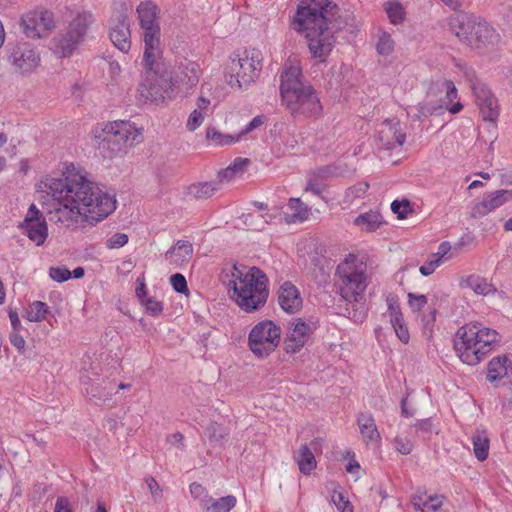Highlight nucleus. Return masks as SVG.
I'll use <instances>...</instances> for the list:
<instances>
[{"mask_svg": "<svg viewBox=\"0 0 512 512\" xmlns=\"http://www.w3.org/2000/svg\"><path fill=\"white\" fill-rule=\"evenodd\" d=\"M409 207L410 205L407 200L402 202L394 200L391 204V210L393 211V213L397 214L399 219L406 218L409 211Z\"/></svg>", "mask_w": 512, "mask_h": 512, "instance_id": "obj_56", "label": "nucleus"}, {"mask_svg": "<svg viewBox=\"0 0 512 512\" xmlns=\"http://www.w3.org/2000/svg\"><path fill=\"white\" fill-rule=\"evenodd\" d=\"M36 18L42 29L44 36L47 35L55 27L54 16L51 11L48 10H36Z\"/></svg>", "mask_w": 512, "mask_h": 512, "instance_id": "obj_43", "label": "nucleus"}, {"mask_svg": "<svg viewBox=\"0 0 512 512\" xmlns=\"http://www.w3.org/2000/svg\"><path fill=\"white\" fill-rule=\"evenodd\" d=\"M145 483L147 484V488L151 493V498L154 503H159L163 497V490L160 487L159 483L152 476H146L144 478Z\"/></svg>", "mask_w": 512, "mask_h": 512, "instance_id": "obj_46", "label": "nucleus"}, {"mask_svg": "<svg viewBox=\"0 0 512 512\" xmlns=\"http://www.w3.org/2000/svg\"><path fill=\"white\" fill-rule=\"evenodd\" d=\"M369 189L367 182H359L348 189V193L354 197H363Z\"/></svg>", "mask_w": 512, "mask_h": 512, "instance_id": "obj_58", "label": "nucleus"}, {"mask_svg": "<svg viewBox=\"0 0 512 512\" xmlns=\"http://www.w3.org/2000/svg\"><path fill=\"white\" fill-rule=\"evenodd\" d=\"M309 326L302 319L292 324L284 339V350L288 354H296L305 346L308 340Z\"/></svg>", "mask_w": 512, "mask_h": 512, "instance_id": "obj_20", "label": "nucleus"}, {"mask_svg": "<svg viewBox=\"0 0 512 512\" xmlns=\"http://www.w3.org/2000/svg\"><path fill=\"white\" fill-rule=\"evenodd\" d=\"M94 378L83 376L84 392L90 401H106L116 389V383L108 378L100 377L95 374Z\"/></svg>", "mask_w": 512, "mask_h": 512, "instance_id": "obj_17", "label": "nucleus"}, {"mask_svg": "<svg viewBox=\"0 0 512 512\" xmlns=\"http://www.w3.org/2000/svg\"><path fill=\"white\" fill-rule=\"evenodd\" d=\"M95 22L96 18L90 10L78 9L71 12L66 29L56 40L55 47L61 57H69L77 50Z\"/></svg>", "mask_w": 512, "mask_h": 512, "instance_id": "obj_10", "label": "nucleus"}, {"mask_svg": "<svg viewBox=\"0 0 512 512\" xmlns=\"http://www.w3.org/2000/svg\"><path fill=\"white\" fill-rule=\"evenodd\" d=\"M282 105L294 119H317L323 106L315 88L305 81L298 63H286L280 75Z\"/></svg>", "mask_w": 512, "mask_h": 512, "instance_id": "obj_3", "label": "nucleus"}, {"mask_svg": "<svg viewBox=\"0 0 512 512\" xmlns=\"http://www.w3.org/2000/svg\"><path fill=\"white\" fill-rule=\"evenodd\" d=\"M415 427L418 431L424 434H430L433 430V423L430 418L422 419L417 421Z\"/></svg>", "mask_w": 512, "mask_h": 512, "instance_id": "obj_63", "label": "nucleus"}, {"mask_svg": "<svg viewBox=\"0 0 512 512\" xmlns=\"http://www.w3.org/2000/svg\"><path fill=\"white\" fill-rule=\"evenodd\" d=\"M43 185L55 202L53 210L48 211L50 220L66 227L77 224L80 217L97 223L116 209L115 197L103 192L73 164L66 166L62 178H46Z\"/></svg>", "mask_w": 512, "mask_h": 512, "instance_id": "obj_1", "label": "nucleus"}, {"mask_svg": "<svg viewBox=\"0 0 512 512\" xmlns=\"http://www.w3.org/2000/svg\"><path fill=\"white\" fill-rule=\"evenodd\" d=\"M336 275L338 276L337 286L341 297L352 304L354 309L353 318L362 320L364 312H358L356 307L358 305L362 307L361 300L367 286L364 271L359 269L354 261L345 260L337 266Z\"/></svg>", "mask_w": 512, "mask_h": 512, "instance_id": "obj_9", "label": "nucleus"}, {"mask_svg": "<svg viewBox=\"0 0 512 512\" xmlns=\"http://www.w3.org/2000/svg\"><path fill=\"white\" fill-rule=\"evenodd\" d=\"M249 164L250 160L248 158L237 157L229 166L237 174L242 173Z\"/></svg>", "mask_w": 512, "mask_h": 512, "instance_id": "obj_59", "label": "nucleus"}, {"mask_svg": "<svg viewBox=\"0 0 512 512\" xmlns=\"http://www.w3.org/2000/svg\"><path fill=\"white\" fill-rule=\"evenodd\" d=\"M261 53L245 49L232 59L228 67L227 83L231 88L247 89L255 81L262 69Z\"/></svg>", "mask_w": 512, "mask_h": 512, "instance_id": "obj_11", "label": "nucleus"}, {"mask_svg": "<svg viewBox=\"0 0 512 512\" xmlns=\"http://www.w3.org/2000/svg\"><path fill=\"white\" fill-rule=\"evenodd\" d=\"M436 89L437 91H445V98L441 99L446 102V105L452 102L455 98H457V89L451 80H442L433 83L429 89L428 96Z\"/></svg>", "mask_w": 512, "mask_h": 512, "instance_id": "obj_36", "label": "nucleus"}, {"mask_svg": "<svg viewBox=\"0 0 512 512\" xmlns=\"http://www.w3.org/2000/svg\"><path fill=\"white\" fill-rule=\"evenodd\" d=\"M49 275L54 281L59 283L65 282L72 277L71 271L65 266L51 267Z\"/></svg>", "mask_w": 512, "mask_h": 512, "instance_id": "obj_48", "label": "nucleus"}, {"mask_svg": "<svg viewBox=\"0 0 512 512\" xmlns=\"http://www.w3.org/2000/svg\"><path fill=\"white\" fill-rule=\"evenodd\" d=\"M54 512H73L70 501L67 497H58L55 503Z\"/></svg>", "mask_w": 512, "mask_h": 512, "instance_id": "obj_61", "label": "nucleus"}, {"mask_svg": "<svg viewBox=\"0 0 512 512\" xmlns=\"http://www.w3.org/2000/svg\"><path fill=\"white\" fill-rule=\"evenodd\" d=\"M8 60L17 73L30 75L40 66L41 55L30 42L20 41L10 49Z\"/></svg>", "mask_w": 512, "mask_h": 512, "instance_id": "obj_13", "label": "nucleus"}, {"mask_svg": "<svg viewBox=\"0 0 512 512\" xmlns=\"http://www.w3.org/2000/svg\"><path fill=\"white\" fill-rule=\"evenodd\" d=\"M278 303L289 314H294L302 307L300 292L291 282H284L278 290Z\"/></svg>", "mask_w": 512, "mask_h": 512, "instance_id": "obj_21", "label": "nucleus"}, {"mask_svg": "<svg viewBox=\"0 0 512 512\" xmlns=\"http://www.w3.org/2000/svg\"><path fill=\"white\" fill-rule=\"evenodd\" d=\"M20 331H12L9 335L10 343L18 349L19 352H22L25 347V340L24 338L19 334Z\"/></svg>", "mask_w": 512, "mask_h": 512, "instance_id": "obj_60", "label": "nucleus"}, {"mask_svg": "<svg viewBox=\"0 0 512 512\" xmlns=\"http://www.w3.org/2000/svg\"><path fill=\"white\" fill-rule=\"evenodd\" d=\"M189 490L192 497H194L195 499H199L200 501L203 497H205V495H208L206 489L200 483L197 482L191 483L189 486Z\"/></svg>", "mask_w": 512, "mask_h": 512, "instance_id": "obj_62", "label": "nucleus"}, {"mask_svg": "<svg viewBox=\"0 0 512 512\" xmlns=\"http://www.w3.org/2000/svg\"><path fill=\"white\" fill-rule=\"evenodd\" d=\"M378 146L385 150L400 147L406 140V134L401 132L399 121L385 120L378 131Z\"/></svg>", "mask_w": 512, "mask_h": 512, "instance_id": "obj_18", "label": "nucleus"}, {"mask_svg": "<svg viewBox=\"0 0 512 512\" xmlns=\"http://www.w3.org/2000/svg\"><path fill=\"white\" fill-rule=\"evenodd\" d=\"M473 451L479 461H484L489 455L490 440L484 430H477L472 436Z\"/></svg>", "mask_w": 512, "mask_h": 512, "instance_id": "obj_33", "label": "nucleus"}, {"mask_svg": "<svg viewBox=\"0 0 512 512\" xmlns=\"http://www.w3.org/2000/svg\"><path fill=\"white\" fill-rule=\"evenodd\" d=\"M281 328L271 320L255 324L248 334V348L259 359L267 358L278 347Z\"/></svg>", "mask_w": 512, "mask_h": 512, "instance_id": "obj_12", "label": "nucleus"}, {"mask_svg": "<svg viewBox=\"0 0 512 512\" xmlns=\"http://www.w3.org/2000/svg\"><path fill=\"white\" fill-rule=\"evenodd\" d=\"M99 149L105 157L122 156L142 141L141 131L130 121H114L105 124L97 136Z\"/></svg>", "mask_w": 512, "mask_h": 512, "instance_id": "obj_7", "label": "nucleus"}, {"mask_svg": "<svg viewBox=\"0 0 512 512\" xmlns=\"http://www.w3.org/2000/svg\"><path fill=\"white\" fill-rule=\"evenodd\" d=\"M228 282L231 299L245 313L261 310L269 297V279L256 266L233 264Z\"/></svg>", "mask_w": 512, "mask_h": 512, "instance_id": "obj_4", "label": "nucleus"}, {"mask_svg": "<svg viewBox=\"0 0 512 512\" xmlns=\"http://www.w3.org/2000/svg\"><path fill=\"white\" fill-rule=\"evenodd\" d=\"M446 102L439 100V103L435 104L431 101H424L419 103L416 107L417 112L412 116L414 120L421 121L430 115H438L444 111Z\"/></svg>", "mask_w": 512, "mask_h": 512, "instance_id": "obj_34", "label": "nucleus"}, {"mask_svg": "<svg viewBox=\"0 0 512 512\" xmlns=\"http://www.w3.org/2000/svg\"><path fill=\"white\" fill-rule=\"evenodd\" d=\"M441 264L442 263L439 258H432L431 255L430 258L419 268V271L426 277L431 275Z\"/></svg>", "mask_w": 512, "mask_h": 512, "instance_id": "obj_55", "label": "nucleus"}, {"mask_svg": "<svg viewBox=\"0 0 512 512\" xmlns=\"http://www.w3.org/2000/svg\"><path fill=\"white\" fill-rule=\"evenodd\" d=\"M449 30L464 44L476 48L494 47L500 35L482 17L460 11L448 17Z\"/></svg>", "mask_w": 512, "mask_h": 512, "instance_id": "obj_6", "label": "nucleus"}, {"mask_svg": "<svg viewBox=\"0 0 512 512\" xmlns=\"http://www.w3.org/2000/svg\"><path fill=\"white\" fill-rule=\"evenodd\" d=\"M444 496L431 495H414L411 500L413 508L418 512H436L443 505Z\"/></svg>", "mask_w": 512, "mask_h": 512, "instance_id": "obj_28", "label": "nucleus"}, {"mask_svg": "<svg viewBox=\"0 0 512 512\" xmlns=\"http://www.w3.org/2000/svg\"><path fill=\"white\" fill-rule=\"evenodd\" d=\"M319 447L320 439H314L309 444L302 445L295 453L294 459L303 474L308 475L316 468L314 451H317Z\"/></svg>", "mask_w": 512, "mask_h": 512, "instance_id": "obj_22", "label": "nucleus"}, {"mask_svg": "<svg viewBox=\"0 0 512 512\" xmlns=\"http://www.w3.org/2000/svg\"><path fill=\"white\" fill-rule=\"evenodd\" d=\"M498 342L499 334L496 330L481 323H470L457 330L454 349L463 363L474 366L480 363Z\"/></svg>", "mask_w": 512, "mask_h": 512, "instance_id": "obj_5", "label": "nucleus"}, {"mask_svg": "<svg viewBox=\"0 0 512 512\" xmlns=\"http://www.w3.org/2000/svg\"><path fill=\"white\" fill-rule=\"evenodd\" d=\"M408 303L413 312H420L428 303V298L423 294L408 293Z\"/></svg>", "mask_w": 512, "mask_h": 512, "instance_id": "obj_49", "label": "nucleus"}, {"mask_svg": "<svg viewBox=\"0 0 512 512\" xmlns=\"http://www.w3.org/2000/svg\"><path fill=\"white\" fill-rule=\"evenodd\" d=\"M149 315L158 316L163 311V304L151 297L146 298L144 302H141Z\"/></svg>", "mask_w": 512, "mask_h": 512, "instance_id": "obj_53", "label": "nucleus"}, {"mask_svg": "<svg viewBox=\"0 0 512 512\" xmlns=\"http://www.w3.org/2000/svg\"><path fill=\"white\" fill-rule=\"evenodd\" d=\"M137 13L140 27L143 30V63L146 69L153 70L154 64L161 55L158 7L151 1L141 2L137 7Z\"/></svg>", "mask_w": 512, "mask_h": 512, "instance_id": "obj_8", "label": "nucleus"}, {"mask_svg": "<svg viewBox=\"0 0 512 512\" xmlns=\"http://www.w3.org/2000/svg\"><path fill=\"white\" fill-rule=\"evenodd\" d=\"M20 26L27 38L40 39L44 37L42 29L36 18V10L29 11L21 18Z\"/></svg>", "mask_w": 512, "mask_h": 512, "instance_id": "obj_30", "label": "nucleus"}, {"mask_svg": "<svg viewBox=\"0 0 512 512\" xmlns=\"http://www.w3.org/2000/svg\"><path fill=\"white\" fill-rule=\"evenodd\" d=\"M508 363L506 356H498L490 360L487 368V380L491 383L503 379L509 378L511 375L512 363Z\"/></svg>", "mask_w": 512, "mask_h": 512, "instance_id": "obj_24", "label": "nucleus"}, {"mask_svg": "<svg viewBox=\"0 0 512 512\" xmlns=\"http://www.w3.org/2000/svg\"><path fill=\"white\" fill-rule=\"evenodd\" d=\"M288 207L293 212L291 217L293 221H304L308 218L309 209L305 206L299 198H290Z\"/></svg>", "mask_w": 512, "mask_h": 512, "instance_id": "obj_40", "label": "nucleus"}, {"mask_svg": "<svg viewBox=\"0 0 512 512\" xmlns=\"http://www.w3.org/2000/svg\"><path fill=\"white\" fill-rule=\"evenodd\" d=\"M8 316L11 322L12 331H20L22 326L17 311L13 308H9Z\"/></svg>", "mask_w": 512, "mask_h": 512, "instance_id": "obj_64", "label": "nucleus"}, {"mask_svg": "<svg viewBox=\"0 0 512 512\" xmlns=\"http://www.w3.org/2000/svg\"><path fill=\"white\" fill-rule=\"evenodd\" d=\"M328 170L329 169L327 167H322L318 169L317 172L310 175L307 180L305 191H310L314 195L320 196L325 189V184L322 182V178L328 174Z\"/></svg>", "mask_w": 512, "mask_h": 512, "instance_id": "obj_35", "label": "nucleus"}, {"mask_svg": "<svg viewBox=\"0 0 512 512\" xmlns=\"http://www.w3.org/2000/svg\"><path fill=\"white\" fill-rule=\"evenodd\" d=\"M199 65L188 61L179 66V73L176 75V82L182 84L187 90L196 86L199 82Z\"/></svg>", "mask_w": 512, "mask_h": 512, "instance_id": "obj_25", "label": "nucleus"}, {"mask_svg": "<svg viewBox=\"0 0 512 512\" xmlns=\"http://www.w3.org/2000/svg\"><path fill=\"white\" fill-rule=\"evenodd\" d=\"M220 189V181L197 182L187 187L186 194L196 200L212 197Z\"/></svg>", "mask_w": 512, "mask_h": 512, "instance_id": "obj_27", "label": "nucleus"}, {"mask_svg": "<svg viewBox=\"0 0 512 512\" xmlns=\"http://www.w3.org/2000/svg\"><path fill=\"white\" fill-rule=\"evenodd\" d=\"M357 425L365 442H379L381 439L375 419L371 413L362 412L357 416Z\"/></svg>", "mask_w": 512, "mask_h": 512, "instance_id": "obj_23", "label": "nucleus"}, {"mask_svg": "<svg viewBox=\"0 0 512 512\" xmlns=\"http://www.w3.org/2000/svg\"><path fill=\"white\" fill-rule=\"evenodd\" d=\"M395 447L399 453L408 455L413 449V443L408 439H404L398 436L395 438Z\"/></svg>", "mask_w": 512, "mask_h": 512, "instance_id": "obj_57", "label": "nucleus"}, {"mask_svg": "<svg viewBox=\"0 0 512 512\" xmlns=\"http://www.w3.org/2000/svg\"><path fill=\"white\" fill-rule=\"evenodd\" d=\"M128 242V235L125 233H115L106 242L109 249H118L126 245Z\"/></svg>", "mask_w": 512, "mask_h": 512, "instance_id": "obj_52", "label": "nucleus"}, {"mask_svg": "<svg viewBox=\"0 0 512 512\" xmlns=\"http://www.w3.org/2000/svg\"><path fill=\"white\" fill-rule=\"evenodd\" d=\"M48 306L42 301H34L25 312V318L30 322H40L45 319Z\"/></svg>", "mask_w": 512, "mask_h": 512, "instance_id": "obj_37", "label": "nucleus"}, {"mask_svg": "<svg viewBox=\"0 0 512 512\" xmlns=\"http://www.w3.org/2000/svg\"><path fill=\"white\" fill-rule=\"evenodd\" d=\"M332 502L340 512H353V506L342 492L334 491Z\"/></svg>", "mask_w": 512, "mask_h": 512, "instance_id": "obj_47", "label": "nucleus"}, {"mask_svg": "<svg viewBox=\"0 0 512 512\" xmlns=\"http://www.w3.org/2000/svg\"><path fill=\"white\" fill-rule=\"evenodd\" d=\"M19 228L22 229L29 240L34 242L37 246L44 244L48 237L46 218L33 203L29 206Z\"/></svg>", "mask_w": 512, "mask_h": 512, "instance_id": "obj_14", "label": "nucleus"}, {"mask_svg": "<svg viewBox=\"0 0 512 512\" xmlns=\"http://www.w3.org/2000/svg\"><path fill=\"white\" fill-rule=\"evenodd\" d=\"M391 324L399 340L404 344L408 343L410 334L404 318H399V315L395 316Z\"/></svg>", "mask_w": 512, "mask_h": 512, "instance_id": "obj_44", "label": "nucleus"}, {"mask_svg": "<svg viewBox=\"0 0 512 512\" xmlns=\"http://www.w3.org/2000/svg\"><path fill=\"white\" fill-rule=\"evenodd\" d=\"M376 50L380 55L388 56L394 50V40L388 33H383L378 40Z\"/></svg>", "mask_w": 512, "mask_h": 512, "instance_id": "obj_45", "label": "nucleus"}, {"mask_svg": "<svg viewBox=\"0 0 512 512\" xmlns=\"http://www.w3.org/2000/svg\"><path fill=\"white\" fill-rule=\"evenodd\" d=\"M266 121L265 115H257L255 116L241 131L238 133L239 137L241 138L244 135L249 134L253 130L259 128L264 124Z\"/></svg>", "mask_w": 512, "mask_h": 512, "instance_id": "obj_54", "label": "nucleus"}, {"mask_svg": "<svg viewBox=\"0 0 512 512\" xmlns=\"http://www.w3.org/2000/svg\"><path fill=\"white\" fill-rule=\"evenodd\" d=\"M170 282L173 289L180 293L185 294L188 292V285L185 277L180 273H175L170 277Z\"/></svg>", "mask_w": 512, "mask_h": 512, "instance_id": "obj_51", "label": "nucleus"}, {"mask_svg": "<svg viewBox=\"0 0 512 512\" xmlns=\"http://www.w3.org/2000/svg\"><path fill=\"white\" fill-rule=\"evenodd\" d=\"M236 498L233 495L224 496L214 499L209 495H205L201 499V507L206 512H229L236 505Z\"/></svg>", "mask_w": 512, "mask_h": 512, "instance_id": "obj_26", "label": "nucleus"}, {"mask_svg": "<svg viewBox=\"0 0 512 512\" xmlns=\"http://www.w3.org/2000/svg\"><path fill=\"white\" fill-rule=\"evenodd\" d=\"M207 139L213 141L216 145L225 146L239 141V135L223 134L214 128H207L206 130Z\"/></svg>", "mask_w": 512, "mask_h": 512, "instance_id": "obj_38", "label": "nucleus"}, {"mask_svg": "<svg viewBox=\"0 0 512 512\" xmlns=\"http://www.w3.org/2000/svg\"><path fill=\"white\" fill-rule=\"evenodd\" d=\"M125 4L114 12L110 20V39L121 52L127 53L131 48V32Z\"/></svg>", "mask_w": 512, "mask_h": 512, "instance_id": "obj_16", "label": "nucleus"}, {"mask_svg": "<svg viewBox=\"0 0 512 512\" xmlns=\"http://www.w3.org/2000/svg\"><path fill=\"white\" fill-rule=\"evenodd\" d=\"M437 310L435 308L430 309L427 314H422L420 318V323L422 327V333L427 338L430 339L433 334V329L436 321Z\"/></svg>", "mask_w": 512, "mask_h": 512, "instance_id": "obj_41", "label": "nucleus"}, {"mask_svg": "<svg viewBox=\"0 0 512 512\" xmlns=\"http://www.w3.org/2000/svg\"><path fill=\"white\" fill-rule=\"evenodd\" d=\"M510 200H512V190L501 189L486 194L482 201L473 206L471 216L484 217Z\"/></svg>", "mask_w": 512, "mask_h": 512, "instance_id": "obj_19", "label": "nucleus"}, {"mask_svg": "<svg viewBox=\"0 0 512 512\" xmlns=\"http://www.w3.org/2000/svg\"><path fill=\"white\" fill-rule=\"evenodd\" d=\"M336 7L330 0H301L294 16V29L304 33L310 53L320 61L328 57L335 44L329 23Z\"/></svg>", "mask_w": 512, "mask_h": 512, "instance_id": "obj_2", "label": "nucleus"}, {"mask_svg": "<svg viewBox=\"0 0 512 512\" xmlns=\"http://www.w3.org/2000/svg\"><path fill=\"white\" fill-rule=\"evenodd\" d=\"M207 436L211 443L219 444L228 435L225 427L217 422H211L206 429Z\"/></svg>", "mask_w": 512, "mask_h": 512, "instance_id": "obj_42", "label": "nucleus"}, {"mask_svg": "<svg viewBox=\"0 0 512 512\" xmlns=\"http://www.w3.org/2000/svg\"><path fill=\"white\" fill-rule=\"evenodd\" d=\"M385 11L389 18V21L393 25L400 24L405 19V11L401 3L397 1L386 2Z\"/></svg>", "mask_w": 512, "mask_h": 512, "instance_id": "obj_39", "label": "nucleus"}, {"mask_svg": "<svg viewBox=\"0 0 512 512\" xmlns=\"http://www.w3.org/2000/svg\"><path fill=\"white\" fill-rule=\"evenodd\" d=\"M354 224L366 232H374L384 224V220L378 211H369L357 216Z\"/></svg>", "mask_w": 512, "mask_h": 512, "instance_id": "obj_29", "label": "nucleus"}, {"mask_svg": "<svg viewBox=\"0 0 512 512\" xmlns=\"http://www.w3.org/2000/svg\"><path fill=\"white\" fill-rule=\"evenodd\" d=\"M193 255V246L189 241L178 240L166 253V258L176 256V263H188Z\"/></svg>", "mask_w": 512, "mask_h": 512, "instance_id": "obj_32", "label": "nucleus"}, {"mask_svg": "<svg viewBox=\"0 0 512 512\" xmlns=\"http://www.w3.org/2000/svg\"><path fill=\"white\" fill-rule=\"evenodd\" d=\"M462 287H467L479 295H488L496 292V288L486 278L479 275H470L461 282Z\"/></svg>", "mask_w": 512, "mask_h": 512, "instance_id": "obj_31", "label": "nucleus"}, {"mask_svg": "<svg viewBox=\"0 0 512 512\" xmlns=\"http://www.w3.org/2000/svg\"><path fill=\"white\" fill-rule=\"evenodd\" d=\"M476 104L480 110L483 120L495 122L499 117L498 100L494 94L474 75L470 79Z\"/></svg>", "mask_w": 512, "mask_h": 512, "instance_id": "obj_15", "label": "nucleus"}, {"mask_svg": "<svg viewBox=\"0 0 512 512\" xmlns=\"http://www.w3.org/2000/svg\"><path fill=\"white\" fill-rule=\"evenodd\" d=\"M205 115L200 110H193L187 120L186 127L189 131H195L203 123Z\"/></svg>", "mask_w": 512, "mask_h": 512, "instance_id": "obj_50", "label": "nucleus"}]
</instances>
